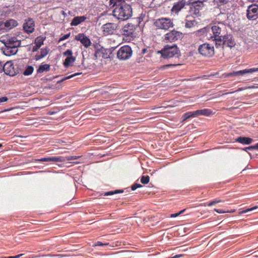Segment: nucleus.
Masks as SVG:
<instances>
[{"label": "nucleus", "instance_id": "obj_46", "mask_svg": "<svg viewBox=\"0 0 258 258\" xmlns=\"http://www.w3.org/2000/svg\"><path fill=\"white\" fill-rule=\"evenodd\" d=\"M217 2L221 4H226L229 2V0H217Z\"/></svg>", "mask_w": 258, "mask_h": 258}, {"label": "nucleus", "instance_id": "obj_42", "mask_svg": "<svg viewBox=\"0 0 258 258\" xmlns=\"http://www.w3.org/2000/svg\"><path fill=\"white\" fill-rule=\"evenodd\" d=\"M247 149H249V150H250V149H256V150H258V143L255 144V145L254 146H249L248 147H246L245 148V150L246 151V150Z\"/></svg>", "mask_w": 258, "mask_h": 258}, {"label": "nucleus", "instance_id": "obj_48", "mask_svg": "<svg viewBox=\"0 0 258 258\" xmlns=\"http://www.w3.org/2000/svg\"><path fill=\"white\" fill-rule=\"evenodd\" d=\"M39 48L40 47H38L37 45L35 44V45L33 47L32 51L33 52L37 51Z\"/></svg>", "mask_w": 258, "mask_h": 258}, {"label": "nucleus", "instance_id": "obj_5", "mask_svg": "<svg viewBox=\"0 0 258 258\" xmlns=\"http://www.w3.org/2000/svg\"><path fill=\"white\" fill-rule=\"evenodd\" d=\"M133 54L131 47L128 45L121 46L117 51V57L120 60L130 59Z\"/></svg>", "mask_w": 258, "mask_h": 258}, {"label": "nucleus", "instance_id": "obj_31", "mask_svg": "<svg viewBox=\"0 0 258 258\" xmlns=\"http://www.w3.org/2000/svg\"><path fill=\"white\" fill-rule=\"evenodd\" d=\"M44 40V38L42 36L37 37L35 39L34 44L37 45L38 47H40L43 44V41Z\"/></svg>", "mask_w": 258, "mask_h": 258}, {"label": "nucleus", "instance_id": "obj_17", "mask_svg": "<svg viewBox=\"0 0 258 258\" xmlns=\"http://www.w3.org/2000/svg\"><path fill=\"white\" fill-rule=\"evenodd\" d=\"M4 44L18 48L21 45V40L17 37H11L5 42Z\"/></svg>", "mask_w": 258, "mask_h": 258}, {"label": "nucleus", "instance_id": "obj_13", "mask_svg": "<svg viewBox=\"0 0 258 258\" xmlns=\"http://www.w3.org/2000/svg\"><path fill=\"white\" fill-rule=\"evenodd\" d=\"M3 68L4 69L3 71L6 75H9L10 76H14L16 75L14 66L11 62L8 61L5 63L4 64Z\"/></svg>", "mask_w": 258, "mask_h": 258}, {"label": "nucleus", "instance_id": "obj_49", "mask_svg": "<svg viewBox=\"0 0 258 258\" xmlns=\"http://www.w3.org/2000/svg\"><path fill=\"white\" fill-rule=\"evenodd\" d=\"M214 211H215L216 212H217L218 213H225L227 212L226 211H223L222 210L217 209H215Z\"/></svg>", "mask_w": 258, "mask_h": 258}, {"label": "nucleus", "instance_id": "obj_8", "mask_svg": "<svg viewBox=\"0 0 258 258\" xmlns=\"http://www.w3.org/2000/svg\"><path fill=\"white\" fill-rule=\"evenodd\" d=\"M182 37V33L180 32L172 30L166 33L164 36L163 41L165 43L173 42Z\"/></svg>", "mask_w": 258, "mask_h": 258}, {"label": "nucleus", "instance_id": "obj_2", "mask_svg": "<svg viewBox=\"0 0 258 258\" xmlns=\"http://www.w3.org/2000/svg\"><path fill=\"white\" fill-rule=\"evenodd\" d=\"M158 53L164 58H178L180 56V50L175 44L166 45Z\"/></svg>", "mask_w": 258, "mask_h": 258}, {"label": "nucleus", "instance_id": "obj_7", "mask_svg": "<svg viewBox=\"0 0 258 258\" xmlns=\"http://www.w3.org/2000/svg\"><path fill=\"white\" fill-rule=\"evenodd\" d=\"M155 26L158 29L168 30L173 27V24L170 19L162 18L156 20Z\"/></svg>", "mask_w": 258, "mask_h": 258}, {"label": "nucleus", "instance_id": "obj_24", "mask_svg": "<svg viewBox=\"0 0 258 258\" xmlns=\"http://www.w3.org/2000/svg\"><path fill=\"white\" fill-rule=\"evenodd\" d=\"M48 52H49V49L47 48L41 49L40 54H37L35 55L36 60H39V59L42 58L43 57H45V56L47 55Z\"/></svg>", "mask_w": 258, "mask_h": 258}, {"label": "nucleus", "instance_id": "obj_20", "mask_svg": "<svg viewBox=\"0 0 258 258\" xmlns=\"http://www.w3.org/2000/svg\"><path fill=\"white\" fill-rule=\"evenodd\" d=\"M87 18L85 16H77L74 17L71 22V26H76L84 22Z\"/></svg>", "mask_w": 258, "mask_h": 258}, {"label": "nucleus", "instance_id": "obj_35", "mask_svg": "<svg viewBox=\"0 0 258 258\" xmlns=\"http://www.w3.org/2000/svg\"><path fill=\"white\" fill-rule=\"evenodd\" d=\"M150 180V177L148 175L142 176L141 178V181L143 184H147Z\"/></svg>", "mask_w": 258, "mask_h": 258}, {"label": "nucleus", "instance_id": "obj_41", "mask_svg": "<svg viewBox=\"0 0 258 258\" xmlns=\"http://www.w3.org/2000/svg\"><path fill=\"white\" fill-rule=\"evenodd\" d=\"M227 15L224 13H220L217 15V18L218 19H222V18L226 19L227 18Z\"/></svg>", "mask_w": 258, "mask_h": 258}, {"label": "nucleus", "instance_id": "obj_1", "mask_svg": "<svg viewBox=\"0 0 258 258\" xmlns=\"http://www.w3.org/2000/svg\"><path fill=\"white\" fill-rule=\"evenodd\" d=\"M131 0H110L109 6L114 7L113 16L118 20H126L132 17V8L130 4Z\"/></svg>", "mask_w": 258, "mask_h": 258}, {"label": "nucleus", "instance_id": "obj_57", "mask_svg": "<svg viewBox=\"0 0 258 258\" xmlns=\"http://www.w3.org/2000/svg\"><path fill=\"white\" fill-rule=\"evenodd\" d=\"M243 90V89H242V88H239V89L238 90V91H241V90Z\"/></svg>", "mask_w": 258, "mask_h": 258}, {"label": "nucleus", "instance_id": "obj_36", "mask_svg": "<svg viewBox=\"0 0 258 258\" xmlns=\"http://www.w3.org/2000/svg\"><path fill=\"white\" fill-rule=\"evenodd\" d=\"M256 72H258V68H253L251 69H245V74L247 73L251 74Z\"/></svg>", "mask_w": 258, "mask_h": 258}, {"label": "nucleus", "instance_id": "obj_29", "mask_svg": "<svg viewBox=\"0 0 258 258\" xmlns=\"http://www.w3.org/2000/svg\"><path fill=\"white\" fill-rule=\"evenodd\" d=\"M197 117L195 111L187 112L183 115V116H182L183 120L182 121H184L185 120L187 119L188 118H189L190 117Z\"/></svg>", "mask_w": 258, "mask_h": 258}, {"label": "nucleus", "instance_id": "obj_56", "mask_svg": "<svg viewBox=\"0 0 258 258\" xmlns=\"http://www.w3.org/2000/svg\"><path fill=\"white\" fill-rule=\"evenodd\" d=\"M250 88H257V87H255V86H252V87H250Z\"/></svg>", "mask_w": 258, "mask_h": 258}, {"label": "nucleus", "instance_id": "obj_39", "mask_svg": "<svg viewBox=\"0 0 258 258\" xmlns=\"http://www.w3.org/2000/svg\"><path fill=\"white\" fill-rule=\"evenodd\" d=\"M141 187H142V185L141 184L138 183H135L132 186L131 188L133 190H135L137 188Z\"/></svg>", "mask_w": 258, "mask_h": 258}, {"label": "nucleus", "instance_id": "obj_12", "mask_svg": "<svg viewBox=\"0 0 258 258\" xmlns=\"http://www.w3.org/2000/svg\"><path fill=\"white\" fill-rule=\"evenodd\" d=\"M135 27L132 24L125 25L120 30V32L122 35L126 36H132L134 34Z\"/></svg>", "mask_w": 258, "mask_h": 258}, {"label": "nucleus", "instance_id": "obj_10", "mask_svg": "<svg viewBox=\"0 0 258 258\" xmlns=\"http://www.w3.org/2000/svg\"><path fill=\"white\" fill-rule=\"evenodd\" d=\"M118 28V25L113 23H108L104 24L102 27L103 34L105 35H111Z\"/></svg>", "mask_w": 258, "mask_h": 258}, {"label": "nucleus", "instance_id": "obj_53", "mask_svg": "<svg viewBox=\"0 0 258 258\" xmlns=\"http://www.w3.org/2000/svg\"><path fill=\"white\" fill-rule=\"evenodd\" d=\"M4 64L3 62H0V72H2L3 70L4 69L3 66Z\"/></svg>", "mask_w": 258, "mask_h": 258}, {"label": "nucleus", "instance_id": "obj_18", "mask_svg": "<svg viewBox=\"0 0 258 258\" xmlns=\"http://www.w3.org/2000/svg\"><path fill=\"white\" fill-rule=\"evenodd\" d=\"M39 162H61L64 160L62 157H50L46 158H42L37 160Z\"/></svg>", "mask_w": 258, "mask_h": 258}, {"label": "nucleus", "instance_id": "obj_22", "mask_svg": "<svg viewBox=\"0 0 258 258\" xmlns=\"http://www.w3.org/2000/svg\"><path fill=\"white\" fill-rule=\"evenodd\" d=\"M4 25L8 29H11L18 25V22L15 20L10 19L5 22Z\"/></svg>", "mask_w": 258, "mask_h": 258}, {"label": "nucleus", "instance_id": "obj_30", "mask_svg": "<svg viewBox=\"0 0 258 258\" xmlns=\"http://www.w3.org/2000/svg\"><path fill=\"white\" fill-rule=\"evenodd\" d=\"M185 21V27L188 28H190L197 24V22L195 20H188L187 19H186Z\"/></svg>", "mask_w": 258, "mask_h": 258}, {"label": "nucleus", "instance_id": "obj_47", "mask_svg": "<svg viewBox=\"0 0 258 258\" xmlns=\"http://www.w3.org/2000/svg\"><path fill=\"white\" fill-rule=\"evenodd\" d=\"M8 100L7 97H2L0 98V103L7 101Z\"/></svg>", "mask_w": 258, "mask_h": 258}, {"label": "nucleus", "instance_id": "obj_38", "mask_svg": "<svg viewBox=\"0 0 258 258\" xmlns=\"http://www.w3.org/2000/svg\"><path fill=\"white\" fill-rule=\"evenodd\" d=\"M178 64H165L161 66L160 69L162 70H166L169 69V68L173 67L174 66H177Z\"/></svg>", "mask_w": 258, "mask_h": 258}, {"label": "nucleus", "instance_id": "obj_9", "mask_svg": "<svg viewBox=\"0 0 258 258\" xmlns=\"http://www.w3.org/2000/svg\"><path fill=\"white\" fill-rule=\"evenodd\" d=\"M246 17L249 20H255L258 18V5L252 4L248 7Z\"/></svg>", "mask_w": 258, "mask_h": 258}, {"label": "nucleus", "instance_id": "obj_44", "mask_svg": "<svg viewBox=\"0 0 258 258\" xmlns=\"http://www.w3.org/2000/svg\"><path fill=\"white\" fill-rule=\"evenodd\" d=\"M80 74L79 73H76V74H73L72 75H70V76H67V77H66L65 78H64L62 80H67V79H70L73 77H75V76H76L78 75H79Z\"/></svg>", "mask_w": 258, "mask_h": 258}, {"label": "nucleus", "instance_id": "obj_3", "mask_svg": "<svg viewBox=\"0 0 258 258\" xmlns=\"http://www.w3.org/2000/svg\"><path fill=\"white\" fill-rule=\"evenodd\" d=\"M208 0H188V5L190 7V13L194 17L201 16L200 11L203 9L205 5L204 3Z\"/></svg>", "mask_w": 258, "mask_h": 258}, {"label": "nucleus", "instance_id": "obj_37", "mask_svg": "<svg viewBox=\"0 0 258 258\" xmlns=\"http://www.w3.org/2000/svg\"><path fill=\"white\" fill-rule=\"evenodd\" d=\"M73 54V52L71 49H67L65 52L63 53V55L64 56L67 57H72Z\"/></svg>", "mask_w": 258, "mask_h": 258}, {"label": "nucleus", "instance_id": "obj_43", "mask_svg": "<svg viewBox=\"0 0 258 258\" xmlns=\"http://www.w3.org/2000/svg\"><path fill=\"white\" fill-rule=\"evenodd\" d=\"M70 33L63 35L59 39V41L68 39L70 37Z\"/></svg>", "mask_w": 258, "mask_h": 258}, {"label": "nucleus", "instance_id": "obj_40", "mask_svg": "<svg viewBox=\"0 0 258 258\" xmlns=\"http://www.w3.org/2000/svg\"><path fill=\"white\" fill-rule=\"evenodd\" d=\"M108 244H109L108 243H103L102 242L98 241L93 246H106V245H108Z\"/></svg>", "mask_w": 258, "mask_h": 258}, {"label": "nucleus", "instance_id": "obj_52", "mask_svg": "<svg viewBox=\"0 0 258 258\" xmlns=\"http://www.w3.org/2000/svg\"><path fill=\"white\" fill-rule=\"evenodd\" d=\"M148 52V48H144V49H143L142 50L141 53L142 54H145V53H146Z\"/></svg>", "mask_w": 258, "mask_h": 258}, {"label": "nucleus", "instance_id": "obj_32", "mask_svg": "<svg viewBox=\"0 0 258 258\" xmlns=\"http://www.w3.org/2000/svg\"><path fill=\"white\" fill-rule=\"evenodd\" d=\"M34 71V68L31 66H28L23 72L25 76H29L32 74Z\"/></svg>", "mask_w": 258, "mask_h": 258}, {"label": "nucleus", "instance_id": "obj_27", "mask_svg": "<svg viewBox=\"0 0 258 258\" xmlns=\"http://www.w3.org/2000/svg\"><path fill=\"white\" fill-rule=\"evenodd\" d=\"M50 70V66L48 64H41L37 70L38 73H42L45 71L47 72Z\"/></svg>", "mask_w": 258, "mask_h": 258}, {"label": "nucleus", "instance_id": "obj_6", "mask_svg": "<svg viewBox=\"0 0 258 258\" xmlns=\"http://www.w3.org/2000/svg\"><path fill=\"white\" fill-rule=\"evenodd\" d=\"M199 53L203 56L211 57L214 54V48L212 44L205 43L199 46Z\"/></svg>", "mask_w": 258, "mask_h": 258}, {"label": "nucleus", "instance_id": "obj_25", "mask_svg": "<svg viewBox=\"0 0 258 258\" xmlns=\"http://www.w3.org/2000/svg\"><path fill=\"white\" fill-rule=\"evenodd\" d=\"M75 57H67L63 62V65L66 68L72 66V63L75 61Z\"/></svg>", "mask_w": 258, "mask_h": 258}, {"label": "nucleus", "instance_id": "obj_51", "mask_svg": "<svg viewBox=\"0 0 258 258\" xmlns=\"http://www.w3.org/2000/svg\"><path fill=\"white\" fill-rule=\"evenodd\" d=\"M179 216V213H175V214H172L170 215V217L171 218H175L177 216Z\"/></svg>", "mask_w": 258, "mask_h": 258}, {"label": "nucleus", "instance_id": "obj_14", "mask_svg": "<svg viewBox=\"0 0 258 258\" xmlns=\"http://www.w3.org/2000/svg\"><path fill=\"white\" fill-rule=\"evenodd\" d=\"M75 39L79 41L86 48L90 46L91 42L90 39L83 33H80L75 37Z\"/></svg>", "mask_w": 258, "mask_h": 258}, {"label": "nucleus", "instance_id": "obj_34", "mask_svg": "<svg viewBox=\"0 0 258 258\" xmlns=\"http://www.w3.org/2000/svg\"><path fill=\"white\" fill-rule=\"evenodd\" d=\"M258 208V206H255L252 208L247 209L246 210H242L239 212L240 214H245L247 213L248 212H251L252 211H253L254 210H255Z\"/></svg>", "mask_w": 258, "mask_h": 258}, {"label": "nucleus", "instance_id": "obj_15", "mask_svg": "<svg viewBox=\"0 0 258 258\" xmlns=\"http://www.w3.org/2000/svg\"><path fill=\"white\" fill-rule=\"evenodd\" d=\"M185 5V2L183 0L174 3L171 10L172 14L177 15L184 7Z\"/></svg>", "mask_w": 258, "mask_h": 258}, {"label": "nucleus", "instance_id": "obj_4", "mask_svg": "<svg viewBox=\"0 0 258 258\" xmlns=\"http://www.w3.org/2000/svg\"><path fill=\"white\" fill-rule=\"evenodd\" d=\"M226 27L222 23H219L217 25L213 26L211 28L210 27L204 28L202 29L203 32L206 31H212L214 36H211V39L214 37L222 36L221 34L223 33Z\"/></svg>", "mask_w": 258, "mask_h": 258}, {"label": "nucleus", "instance_id": "obj_26", "mask_svg": "<svg viewBox=\"0 0 258 258\" xmlns=\"http://www.w3.org/2000/svg\"><path fill=\"white\" fill-rule=\"evenodd\" d=\"M214 41H215L216 45L218 47L224 44V36H221L218 37H214Z\"/></svg>", "mask_w": 258, "mask_h": 258}, {"label": "nucleus", "instance_id": "obj_11", "mask_svg": "<svg viewBox=\"0 0 258 258\" xmlns=\"http://www.w3.org/2000/svg\"><path fill=\"white\" fill-rule=\"evenodd\" d=\"M35 24L34 20L31 18L26 19L23 24L24 30L27 33H31L34 31Z\"/></svg>", "mask_w": 258, "mask_h": 258}, {"label": "nucleus", "instance_id": "obj_23", "mask_svg": "<svg viewBox=\"0 0 258 258\" xmlns=\"http://www.w3.org/2000/svg\"><path fill=\"white\" fill-rule=\"evenodd\" d=\"M236 141L244 145H249L251 143L252 139L245 137H239L236 139Z\"/></svg>", "mask_w": 258, "mask_h": 258}, {"label": "nucleus", "instance_id": "obj_55", "mask_svg": "<svg viewBox=\"0 0 258 258\" xmlns=\"http://www.w3.org/2000/svg\"><path fill=\"white\" fill-rule=\"evenodd\" d=\"M185 211V209H183V210L180 211V212H178L179 215H180L181 214L183 213Z\"/></svg>", "mask_w": 258, "mask_h": 258}, {"label": "nucleus", "instance_id": "obj_33", "mask_svg": "<svg viewBox=\"0 0 258 258\" xmlns=\"http://www.w3.org/2000/svg\"><path fill=\"white\" fill-rule=\"evenodd\" d=\"M122 190H115L114 191H109L106 192L104 194V196H111L114 194H117L119 193H122L123 192Z\"/></svg>", "mask_w": 258, "mask_h": 258}, {"label": "nucleus", "instance_id": "obj_54", "mask_svg": "<svg viewBox=\"0 0 258 258\" xmlns=\"http://www.w3.org/2000/svg\"><path fill=\"white\" fill-rule=\"evenodd\" d=\"M247 2L253 3H257L258 0H246Z\"/></svg>", "mask_w": 258, "mask_h": 258}, {"label": "nucleus", "instance_id": "obj_19", "mask_svg": "<svg viewBox=\"0 0 258 258\" xmlns=\"http://www.w3.org/2000/svg\"><path fill=\"white\" fill-rule=\"evenodd\" d=\"M224 44L230 47H232L235 45V43L231 35H224Z\"/></svg>", "mask_w": 258, "mask_h": 258}, {"label": "nucleus", "instance_id": "obj_58", "mask_svg": "<svg viewBox=\"0 0 258 258\" xmlns=\"http://www.w3.org/2000/svg\"><path fill=\"white\" fill-rule=\"evenodd\" d=\"M3 147V145L2 144H0V148Z\"/></svg>", "mask_w": 258, "mask_h": 258}, {"label": "nucleus", "instance_id": "obj_45", "mask_svg": "<svg viewBox=\"0 0 258 258\" xmlns=\"http://www.w3.org/2000/svg\"><path fill=\"white\" fill-rule=\"evenodd\" d=\"M221 200H215V201H213L211 202H210L209 204H208V206H213L216 204H217V203H219L220 202H221Z\"/></svg>", "mask_w": 258, "mask_h": 258}, {"label": "nucleus", "instance_id": "obj_16", "mask_svg": "<svg viewBox=\"0 0 258 258\" xmlns=\"http://www.w3.org/2000/svg\"><path fill=\"white\" fill-rule=\"evenodd\" d=\"M5 47L2 49L3 53L7 56H11L16 54L18 48L12 46L5 44Z\"/></svg>", "mask_w": 258, "mask_h": 258}, {"label": "nucleus", "instance_id": "obj_21", "mask_svg": "<svg viewBox=\"0 0 258 258\" xmlns=\"http://www.w3.org/2000/svg\"><path fill=\"white\" fill-rule=\"evenodd\" d=\"M196 116L204 115L208 116L213 113L211 109L205 108L201 110H197L195 111Z\"/></svg>", "mask_w": 258, "mask_h": 258}, {"label": "nucleus", "instance_id": "obj_28", "mask_svg": "<svg viewBox=\"0 0 258 258\" xmlns=\"http://www.w3.org/2000/svg\"><path fill=\"white\" fill-rule=\"evenodd\" d=\"M245 74V70H240L238 71L233 72L232 73H228L226 75V77H233V76H237L239 75L243 76Z\"/></svg>", "mask_w": 258, "mask_h": 258}, {"label": "nucleus", "instance_id": "obj_50", "mask_svg": "<svg viewBox=\"0 0 258 258\" xmlns=\"http://www.w3.org/2000/svg\"><path fill=\"white\" fill-rule=\"evenodd\" d=\"M78 157L76 156H70L68 158V160H72L78 159Z\"/></svg>", "mask_w": 258, "mask_h": 258}]
</instances>
